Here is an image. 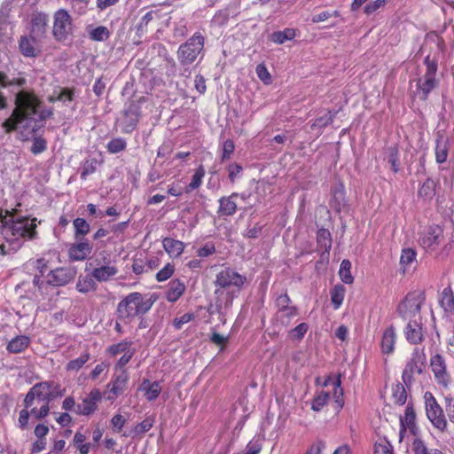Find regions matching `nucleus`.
Listing matches in <instances>:
<instances>
[{"mask_svg": "<svg viewBox=\"0 0 454 454\" xmlns=\"http://www.w3.org/2000/svg\"><path fill=\"white\" fill-rule=\"evenodd\" d=\"M52 114V108L43 106L34 93L21 90L16 94V107L12 115L2 123V127L6 133L17 131L24 141L33 138L30 151L34 154H39L46 150L47 143L37 134Z\"/></svg>", "mask_w": 454, "mask_h": 454, "instance_id": "obj_1", "label": "nucleus"}, {"mask_svg": "<svg viewBox=\"0 0 454 454\" xmlns=\"http://www.w3.org/2000/svg\"><path fill=\"white\" fill-rule=\"evenodd\" d=\"M35 219L16 217L9 212L0 213V230L4 242L0 252L5 255L20 249L26 239L35 237Z\"/></svg>", "mask_w": 454, "mask_h": 454, "instance_id": "obj_2", "label": "nucleus"}, {"mask_svg": "<svg viewBox=\"0 0 454 454\" xmlns=\"http://www.w3.org/2000/svg\"><path fill=\"white\" fill-rule=\"evenodd\" d=\"M75 270L70 267L57 268L50 270L45 276V279L40 276L35 275L33 278V290L28 295L30 299L43 300L52 291L54 286H61L68 284L75 276Z\"/></svg>", "mask_w": 454, "mask_h": 454, "instance_id": "obj_3", "label": "nucleus"}, {"mask_svg": "<svg viewBox=\"0 0 454 454\" xmlns=\"http://www.w3.org/2000/svg\"><path fill=\"white\" fill-rule=\"evenodd\" d=\"M246 281V277L240 275L231 268H226L219 271L215 278V291L217 302L222 305V297L226 295L225 306L231 304L234 294L230 291L231 288H236L239 291Z\"/></svg>", "mask_w": 454, "mask_h": 454, "instance_id": "obj_4", "label": "nucleus"}, {"mask_svg": "<svg viewBox=\"0 0 454 454\" xmlns=\"http://www.w3.org/2000/svg\"><path fill=\"white\" fill-rule=\"evenodd\" d=\"M154 301L155 299L153 296L134 292L118 303L117 313L121 318L132 319L148 312Z\"/></svg>", "mask_w": 454, "mask_h": 454, "instance_id": "obj_5", "label": "nucleus"}, {"mask_svg": "<svg viewBox=\"0 0 454 454\" xmlns=\"http://www.w3.org/2000/svg\"><path fill=\"white\" fill-rule=\"evenodd\" d=\"M424 64L426 67L425 72L415 81L416 90L413 91L414 96L423 101L427 99L430 92L434 90L439 83L436 78L438 58L435 55L432 59L430 56H427Z\"/></svg>", "mask_w": 454, "mask_h": 454, "instance_id": "obj_6", "label": "nucleus"}, {"mask_svg": "<svg viewBox=\"0 0 454 454\" xmlns=\"http://www.w3.org/2000/svg\"><path fill=\"white\" fill-rule=\"evenodd\" d=\"M65 389L54 381H43L35 384L27 394L24 403L27 408L35 405L41 400L51 401L56 397L64 395Z\"/></svg>", "mask_w": 454, "mask_h": 454, "instance_id": "obj_7", "label": "nucleus"}, {"mask_svg": "<svg viewBox=\"0 0 454 454\" xmlns=\"http://www.w3.org/2000/svg\"><path fill=\"white\" fill-rule=\"evenodd\" d=\"M425 294L420 291L409 293L399 303L397 313L403 320L421 319V306L425 301Z\"/></svg>", "mask_w": 454, "mask_h": 454, "instance_id": "obj_8", "label": "nucleus"}, {"mask_svg": "<svg viewBox=\"0 0 454 454\" xmlns=\"http://www.w3.org/2000/svg\"><path fill=\"white\" fill-rule=\"evenodd\" d=\"M204 47V37L195 33L186 43L180 45L177 56L183 65L192 64Z\"/></svg>", "mask_w": 454, "mask_h": 454, "instance_id": "obj_9", "label": "nucleus"}, {"mask_svg": "<svg viewBox=\"0 0 454 454\" xmlns=\"http://www.w3.org/2000/svg\"><path fill=\"white\" fill-rule=\"evenodd\" d=\"M426 368V356L423 351L415 348L411 357L403 372V380L406 386L411 385L415 377L420 375Z\"/></svg>", "mask_w": 454, "mask_h": 454, "instance_id": "obj_10", "label": "nucleus"}, {"mask_svg": "<svg viewBox=\"0 0 454 454\" xmlns=\"http://www.w3.org/2000/svg\"><path fill=\"white\" fill-rule=\"evenodd\" d=\"M140 102L129 101L123 109L121 117L119 119V124L123 133L132 132L140 118Z\"/></svg>", "mask_w": 454, "mask_h": 454, "instance_id": "obj_11", "label": "nucleus"}, {"mask_svg": "<svg viewBox=\"0 0 454 454\" xmlns=\"http://www.w3.org/2000/svg\"><path fill=\"white\" fill-rule=\"evenodd\" d=\"M430 368L436 383L447 388L451 382V377L447 369L446 360L442 354L435 353L431 356Z\"/></svg>", "mask_w": 454, "mask_h": 454, "instance_id": "obj_12", "label": "nucleus"}, {"mask_svg": "<svg viewBox=\"0 0 454 454\" xmlns=\"http://www.w3.org/2000/svg\"><path fill=\"white\" fill-rule=\"evenodd\" d=\"M72 18L69 13L64 9L57 11L54 14L52 27L54 38L59 42L64 41L72 33Z\"/></svg>", "mask_w": 454, "mask_h": 454, "instance_id": "obj_13", "label": "nucleus"}, {"mask_svg": "<svg viewBox=\"0 0 454 454\" xmlns=\"http://www.w3.org/2000/svg\"><path fill=\"white\" fill-rule=\"evenodd\" d=\"M443 239V230L439 225H432L424 230L419 238L420 246L427 251H434Z\"/></svg>", "mask_w": 454, "mask_h": 454, "instance_id": "obj_14", "label": "nucleus"}, {"mask_svg": "<svg viewBox=\"0 0 454 454\" xmlns=\"http://www.w3.org/2000/svg\"><path fill=\"white\" fill-rule=\"evenodd\" d=\"M102 395L99 389L93 388L82 398V402L76 405L75 413L82 416H89L96 411L98 403L101 401Z\"/></svg>", "mask_w": 454, "mask_h": 454, "instance_id": "obj_15", "label": "nucleus"}, {"mask_svg": "<svg viewBox=\"0 0 454 454\" xmlns=\"http://www.w3.org/2000/svg\"><path fill=\"white\" fill-rule=\"evenodd\" d=\"M426 411L428 419L436 428L441 431L446 429L447 420L442 413V408L433 396L426 401Z\"/></svg>", "mask_w": 454, "mask_h": 454, "instance_id": "obj_16", "label": "nucleus"}, {"mask_svg": "<svg viewBox=\"0 0 454 454\" xmlns=\"http://www.w3.org/2000/svg\"><path fill=\"white\" fill-rule=\"evenodd\" d=\"M21 90L17 84L7 81L4 74L0 73V110L5 108L13 99L16 104V94Z\"/></svg>", "mask_w": 454, "mask_h": 454, "instance_id": "obj_17", "label": "nucleus"}, {"mask_svg": "<svg viewBox=\"0 0 454 454\" xmlns=\"http://www.w3.org/2000/svg\"><path fill=\"white\" fill-rule=\"evenodd\" d=\"M128 380L129 374L126 370H122L120 374L114 376V380L107 385L109 391L106 399L114 401L126 389Z\"/></svg>", "mask_w": 454, "mask_h": 454, "instance_id": "obj_18", "label": "nucleus"}, {"mask_svg": "<svg viewBox=\"0 0 454 454\" xmlns=\"http://www.w3.org/2000/svg\"><path fill=\"white\" fill-rule=\"evenodd\" d=\"M39 40L32 35L21 36L19 43L20 52L25 57H35L40 52Z\"/></svg>", "mask_w": 454, "mask_h": 454, "instance_id": "obj_19", "label": "nucleus"}, {"mask_svg": "<svg viewBox=\"0 0 454 454\" xmlns=\"http://www.w3.org/2000/svg\"><path fill=\"white\" fill-rule=\"evenodd\" d=\"M421 319L410 320L404 330L406 340L412 344H418L423 340Z\"/></svg>", "mask_w": 454, "mask_h": 454, "instance_id": "obj_20", "label": "nucleus"}, {"mask_svg": "<svg viewBox=\"0 0 454 454\" xmlns=\"http://www.w3.org/2000/svg\"><path fill=\"white\" fill-rule=\"evenodd\" d=\"M397 340L395 328L393 325L387 326L381 337L380 348L384 355H390L395 351Z\"/></svg>", "mask_w": 454, "mask_h": 454, "instance_id": "obj_21", "label": "nucleus"}, {"mask_svg": "<svg viewBox=\"0 0 454 454\" xmlns=\"http://www.w3.org/2000/svg\"><path fill=\"white\" fill-rule=\"evenodd\" d=\"M48 25V16L44 13H35L32 16L31 35L41 39L44 36Z\"/></svg>", "mask_w": 454, "mask_h": 454, "instance_id": "obj_22", "label": "nucleus"}, {"mask_svg": "<svg viewBox=\"0 0 454 454\" xmlns=\"http://www.w3.org/2000/svg\"><path fill=\"white\" fill-rule=\"evenodd\" d=\"M138 390L144 394L147 401L152 402L158 398L162 388L159 381H151L145 379L142 381Z\"/></svg>", "mask_w": 454, "mask_h": 454, "instance_id": "obj_23", "label": "nucleus"}, {"mask_svg": "<svg viewBox=\"0 0 454 454\" xmlns=\"http://www.w3.org/2000/svg\"><path fill=\"white\" fill-rule=\"evenodd\" d=\"M415 411L413 408L408 405L405 409L404 414L400 417V438L403 437V434L410 431L411 434H415Z\"/></svg>", "mask_w": 454, "mask_h": 454, "instance_id": "obj_24", "label": "nucleus"}, {"mask_svg": "<svg viewBox=\"0 0 454 454\" xmlns=\"http://www.w3.org/2000/svg\"><path fill=\"white\" fill-rule=\"evenodd\" d=\"M91 246L88 241L74 244L69 248V256L74 261H82L91 253Z\"/></svg>", "mask_w": 454, "mask_h": 454, "instance_id": "obj_25", "label": "nucleus"}, {"mask_svg": "<svg viewBox=\"0 0 454 454\" xmlns=\"http://www.w3.org/2000/svg\"><path fill=\"white\" fill-rule=\"evenodd\" d=\"M417 263V253L412 248H403L400 256V265L403 273L405 274L415 268Z\"/></svg>", "mask_w": 454, "mask_h": 454, "instance_id": "obj_26", "label": "nucleus"}, {"mask_svg": "<svg viewBox=\"0 0 454 454\" xmlns=\"http://www.w3.org/2000/svg\"><path fill=\"white\" fill-rule=\"evenodd\" d=\"M185 285L180 279H173L168 285V290L165 297L168 301H176L184 293Z\"/></svg>", "mask_w": 454, "mask_h": 454, "instance_id": "obj_27", "label": "nucleus"}, {"mask_svg": "<svg viewBox=\"0 0 454 454\" xmlns=\"http://www.w3.org/2000/svg\"><path fill=\"white\" fill-rule=\"evenodd\" d=\"M118 273V269L113 264H106L93 269L92 277L99 281L106 282Z\"/></svg>", "mask_w": 454, "mask_h": 454, "instance_id": "obj_28", "label": "nucleus"}, {"mask_svg": "<svg viewBox=\"0 0 454 454\" xmlns=\"http://www.w3.org/2000/svg\"><path fill=\"white\" fill-rule=\"evenodd\" d=\"M238 197L237 193H232L228 197H222L219 200L218 213L221 215H232L237 210V204L235 199Z\"/></svg>", "mask_w": 454, "mask_h": 454, "instance_id": "obj_29", "label": "nucleus"}, {"mask_svg": "<svg viewBox=\"0 0 454 454\" xmlns=\"http://www.w3.org/2000/svg\"><path fill=\"white\" fill-rule=\"evenodd\" d=\"M165 251L170 257H178L184 252V242L172 238H165L162 241Z\"/></svg>", "mask_w": 454, "mask_h": 454, "instance_id": "obj_30", "label": "nucleus"}, {"mask_svg": "<svg viewBox=\"0 0 454 454\" xmlns=\"http://www.w3.org/2000/svg\"><path fill=\"white\" fill-rule=\"evenodd\" d=\"M449 151L448 138L442 135L438 136L435 142V160L437 163H443L446 161Z\"/></svg>", "mask_w": 454, "mask_h": 454, "instance_id": "obj_31", "label": "nucleus"}, {"mask_svg": "<svg viewBox=\"0 0 454 454\" xmlns=\"http://www.w3.org/2000/svg\"><path fill=\"white\" fill-rule=\"evenodd\" d=\"M97 284L95 282V278L90 276H80L76 282V290L82 294H87L90 292H94L97 289Z\"/></svg>", "mask_w": 454, "mask_h": 454, "instance_id": "obj_32", "label": "nucleus"}, {"mask_svg": "<svg viewBox=\"0 0 454 454\" xmlns=\"http://www.w3.org/2000/svg\"><path fill=\"white\" fill-rule=\"evenodd\" d=\"M30 343V339L25 335H20L11 340L7 345L8 351L20 353L25 350Z\"/></svg>", "mask_w": 454, "mask_h": 454, "instance_id": "obj_33", "label": "nucleus"}, {"mask_svg": "<svg viewBox=\"0 0 454 454\" xmlns=\"http://www.w3.org/2000/svg\"><path fill=\"white\" fill-rule=\"evenodd\" d=\"M296 36V30L294 28H285L282 31H277L270 35V41L277 44H283L286 41H291Z\"/></svg>", "mask_w": 454, "mask_h": 454, "instance_id": "obj_34", "label": "nucleus"}, {"mask_svg": "<svg viewBox=\"0 0 454 454\" xmlns=\"http://www.w3.org/2000/svg\"><path fill=\"white\" fill-rule=\"evenodd\" d=\"M330 294L334 309H338L343 303L346 288L342 285H336L332 288Z\"/></svg>", "mask_w": 454, "mask_h": 454, "instance_id": "obj_35", "label": "nucleus"}, {"mask_svg": "<svg viewBox=\"0 0 454 454\" xmlns=\"http://www.w3.org/2000/svg\"><path fill=\"white\" fill-rule=\"evenodd\" d=\"M332 385L333 387V397L335 398V402L338 403L341 406L343 391L340 387L341 381L340 376L337 378H332L331 376L327 377V379L324 382V386L327 387Z\"/></svg>", "mask_w": 454, "mask_h": 454, "instance_id": "obj_36", "label": "nucleus"}, {"mask_svg": "<svg viewBox=\"0 0 454 454\" xmlns=\"http://www.w3.org/2000/svg\"><path fill=\"white\" fill-rule=\"evenodd\" d=\"M205 176V170L202 166L196 168L191 183L184 188V192L190 193L192 191L199 188L202 184V179Z\"/></svg>", "mask_w": 454, "mask_h": 454, "instance_id": "obj_37", "label": "nucleus"}, {"mask_svg": "<svg viewBox=\"0 0 454 454\" xmlns=\"http://www.w3.org/2000/svg\"><path fill=\"white\" fill-rule=\"evenodd\" d=\"M411 448L414 454H445L437 449H428L426 443L419 438L414 439Z\"/></svg>", "mask_w": 454, "mask_h": 454, "instance_id": "obj_38", "label": "nucleus"}, {"mask_svg": "<svg viewBox=\"0 0 454 454\" xmlns=\"http://www.w3.org/2000/svg\"><path fill=\"white\" fill-rule=\"evenodd\" d=\"M339 276L345 284H352L354 278L351 274V262L348 260H343L340 266Z\"/></svg>", "mask_w": 454, "mask_h": 454, "instance_id": "obj_39", "label": "nucleus"}, {"mask_svg": "<svg viewBox=\"0 0 454 454\" xmlns=\"http://www.w3.org/2000/svg\"><path fill=\"white\" fill-rule=\"evenodd\" d=\"M90 359V354L85 352L79 357L69 361L67 364L66 369L69 372H78Z\"/></svg>", "mask_w": 454, "mask_h": 454, "instance_id": "obj_40", "label": "nucleus"}, {"mask_svg": "<svg viewBox=\"0 0 454 454\" xmlns=\"http://www.w3.org/2000/svg\"><path fill=\"white\" fill-rule=\"evenodd\" d=\"M154 422L155 419L153 417H147L134 427L132 433L134 435H142L153 427Z\"/></svg>", "mask_w": 454, "mask_h": 454, "instance_id": "obj_41", "label": "nucleus"}, {"mask_svg": "<svg viewBox=\"0 0 454 454\" xmlns=\"http://www.w3.org/2000/svg\"><path fill=\"white\" fill-rule=\"evenodd\" d=\"M73 100V91L67 88L62 89L59 93H54L48 98V101L54 103L60 101L62 103L70 102Z\"/></svg>", "mask_w": 454, "mask_h": 454, "instance_id": "obj_42", "label": "nucleus"}, {"mask_svg": "<svg viewBox=\"0 0 454 454\" xmlns=\"http://www.w3.org/2000/svg\"><path fill=\"white\" fill-rule=\"evenodd\" d=\"M435 184L432 179H427L419 189V197L425 200L431 199L434 194Z\"/></svg>", "mask_w": 454, "mask_h": 454, "instance_id": "obj_43", "label": "nucleus"}, {"mask_svg": "<svg viewBox=\"0 0 454 454\" xmlns=\"http://www.w3.org/2000/svg\"><path fill=\"white\" fill-rule=\"evenodd\" d=\"M392 398L395 403L403 405L407 399V394L402 384H397L393 387Z\"/></svg>", "mask_w": 454, "mask_h": 454, "instance_id": "obj_44", "label": "nucleus"}, {"mask_svg": "<svg viewBox=\"0 0 454 454\" xmlns=\"http://www.w3.org/2000/svg\"><path fill=\"white\" fill-rule=\"evenodd\" d=\"M49 403L50 401L41 400L39 403H35L36 405H40V408L37 410L35 407H32L30 413L33 417L39 419L44 418L49 413Z\"/></svg>", "mask_w": 454, "mask_h": 454, "instance_id": "obj_45", "label": "nucleus"}, {"mask_svg": "<svg viewBox=\"0 0 454 454\" xmlns=\"http://www.w3.org/2000/svg\"><path fill=\"white\" fill-rule=\"evenodd\" d=\"M90 36L97 42H103L109 38L110 32L106 27L99 26L90 32Z\"/></svg>", "mask_w": 454, "mask_h": 454, "instance_id": "obj_46", "label": "nucleus"}, {"mask_svg": "<svg viewBox=\"0 0 454 454\" xmlns=\"http://www.w3.org/2000/svg\"><path fill=\"white\" fill-rule=\"evenodd\" d=\"M373 454H393V447L387 439H380L374 444Z\"/></svg>", "mask_w": 454, "mask_h": 454, "instance_id": "obj_47", "label": "nucleus"}, {"mask_svg": "<svg viewBox=\"0 0 454 454\" xmlns=\"http://www.w3.org/2000/svg\"><path fill=\"white\" fill-rule=\"evenodd\" d=\"M330 394L325 391H321L317 394V395L314 398L311 408L312 410L318 411H320L329 401Z\"/></svg>", "mask_w": 454, "mask_h": 454, "instance_id": "obj_48", "label": "nucleus"}, {"mask_svg": "<svg viewBox=\"0 0 454 454\" xmlns=\"http://www.w3.org/2000/svg\"><path fill=\"white\" fill-rule=\"evenodd\" d=\"M127 146L126 140L121 137H116L112 139L107 144V150L111 153H117L125 150Z\"/></svg>", "mask_w": 454, "mask_h": 454, "instance_id": "obj_49", "label": "nucleus"}, {"mask_svg": "<svg viewBox=\"0 0 454 454\" xmlns=\"http://www.w3.org/2000/svg\"><path fill=\"white\" fill-rule=\"evenodd\" d=\"M29 265H32L34 269L37 270L35 275L41 277V278L45 279V272L48 270V262L44 258H38L32 262H28Z\"/></svg>", "mask_w": 454, "mask_h": 454, "instance_id": "obj_50", "label": "nucleus"}, {"mask_svg": "<svg viewBox=\"0 0 454 454\" xmlns=\"http://www.w3.org/2000/svg\"><path fill=\"white\" fill-rule=\"evenodd\" d=\"M297 315V309L294 306H289L278 311V316L283 324L288 325L290 320Z\"/></svg>", "mask_w": 454, "mask_h": 454, "instance_id": "obj_51", "label": "nucleus"}, {"mask_svg": "<svg viewBox=\"0 0 454 454\" xmlns=\"http://www.w3.org/2000/svg\"><path fill=\"white\" fill-rule=\"evenodd\" d=\"M131 342L130 341H121L117 344H114L109 347L108 352L112 356H116L121 353H126V351H131L130 349Z\"/></svg>", "mask_w": 454, "mask_h": 454, "instance_id": "obj_52", "label": "nucleus"}, {"mask_svg": "<svg viewBox=\"0 0 454 454\" xmlns=\"http://www.w3.org/2000/svg\"><path fill=\"white\" fill-rule=\"evenodd\" d=\"M75 236L86 235L90 231V225L83 218H76L73 222Z\"/></svg>", "mask_w": 454, "mask_h": 454, "instance_id": "obj_53", "label": "nucleus"}, {"mask_svg": "<svg viewBox=\"0 0 454 454\" xmlns=\"http://www.w3.org/2000/svg\"><path fill=\"white\" fill-rule=\"evenodd\" d=\"M308 325L305 323H301L290 331V338L292 340H300L304 337V335L308 332Z\"/></svg>", "mask_w": 454, "mask_h": 454, "instance_id": "obj_54", "label": "nucleus"}, {"mask_svg": "<svg viewBox=\"0 0 454 454\" xmlns=\"http://www.w3.org/2000/svg\"><path fill=\"white\" fill-rule=\"evenodd\" d=\"M333 115L331 114V112L326 113L323 116L318 117L315 120V121L311 125L312 129H321L324 127H326L328 124H330L333 121Z\"/></svg>", "mask_w": 454, "mask_h": 454, "instance_id": "obj_55", "label": "nucleus"}, {"mask_svg": "<svg viewBox=\"0 0 454 454\" xmlns=\"http://www.w3.org/2000/svg\"><path fill=\"white\" fill-rule=\"evenodd\" d=\"M255 72H256L258 78L264 84L271 83V75L264 64L262 63V64L257 65L256 68H255Z\"/></svg>", "mask_w": 454, "mask_h": 454, "instance_id": "obj_56", "label": "nucleus"}, {"mask_svg": "<svg viewBox=\"0 0 454 454\" xmlns=\"http://www.w3.org/2000/svg\"><path fill=\"white\" fill-rule=\"evenodd\" d=\"M8 10L5 6H3L0 11V41L7 43L9 40V37L7 35H4L3 31L5 30L8 27V24L6 23V15H7Z\"/></svg>", "mask_w": 454, "mask_h": 454, "instance_id": "obj_57", "label": "nucleus"}, {"mask_svg": "<svg viewBox=\"0 0 454 454\" xmlns=\"http://www.w3.org/2000/svg\"><path fill=\"white\" fill-rule=\"evenodd\" d=\"M175 267L171 263H167L157 274L156 279L159 282H163L168 279L174 273Z\"/></svg>", "mask_w": 454, "mask_h": 454, "instance_id": "obj_58", "label": "nucleus"}, {"mask_svg": "<svg viewBox=\"0 0 454 454\" xmlns=\"http://www.w3.org/2000/svg\"><path fill=\"white\" fill-rule=\"evenodd\" d=\"M262 444L259 439H253L246 446L245 454H259L262 450Z\"/></svg>", "mask_w": 454, "mask_h": 454, "instance_id": "obj_59", "label": "nucleus"}, {"mask_svg": "<svg viewBox=\"0 0 454 454\" xmlns=\"http://www.w3.org/2000/svg\"><path fill=\"white\" fill-rule=\"evenodd\" d=\"M229 179L231 183H234L235 180L239 177L243 168L238 163H231L227 167Z\"/></svg>", "mask_w": 454, "mask_h": 454, "instance_id": "obj_60", "label": "nucleus"}, {"mask_svg": "<svg viewBox=\"0 0 454 454\" xmlns=\"http://www.w3.org/2000/svg\"><path fill=\"white\" fill-rule=\"evenodd\" d=\"M426 42L427 43H434L437 47L439 52H443L444 42L439 35L435 34L427 35Z\"/></svg>", "mask_w": 454, "mask_h": 454, "instance_id": "obj_61", "label": "nucleus"}, {"mask_svg": "<svg viewBox=\"0 0 454 454\" xmlns=\"http://www.w3.org/2000/svg\"><path fill=\"white\" fill-rule=\"evenodd\" d=\"M317 240L324 245L326 250L331 248L330 232L327 230L321 229L318 231Z\"/></svg>", "mask_w": 454, "mask_h": 454, "instance_id": "obj_62", "label": "nucleus"}, {"mask_svg": "<svg viewBox=\"0 0 454 454\" xmlns=\"http://www.w3.org/2000/svg\"><path fill=\"white\" fill-rule=\"evenodd\" d=\"M234 149H235V145H234V143L232 140L227 139L226 141H224V143L223 145L222 160H228L231 157V155L233 153Z\"/></svg>", "mask_w": 454, "mask_h": 454, "instance_id": "obj_63", "label": "nucleus"}, {"mask_svg": "<svg viewBox=\"0 0 454 454\" xmlns=\"http://www.w3.org/2000/svg\"><path fill=\"white\" fill-rule=\"evenodd\" d=\"M126 421L127 419L121 414H115L111 419L110 424L115 431L119 432L124 427Z\"/></svg>", "mask_w": 454, "mask_h": 454, "instance_id": "obj_64", "label": "nucleus"}]
</instances>
